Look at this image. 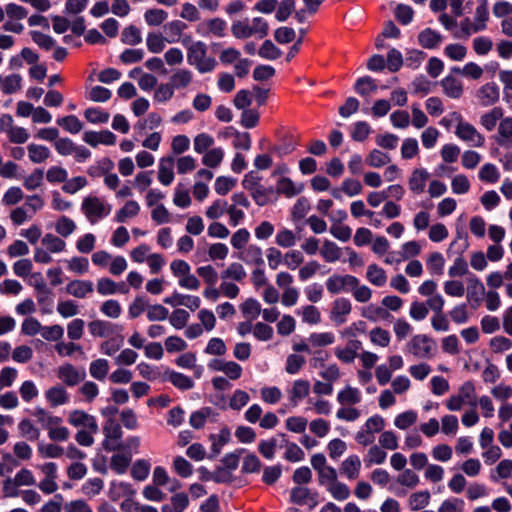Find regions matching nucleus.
I'll return each mask as SVG.
<instances>
[{
    "mask_svg": "<svg viewBox=\"0 0 512 512\" xmlns=\"http://www.w3.org/2000/svg\"><path fill=\"white\" fill-rule=\"evenodd\" d=\"M376 81L370 76L359 78L354 86L355 91L361 96H367L377 90Z\"/></svg>",
    "mask_w": 512,
    "mask_h": 512,
    "instance_id": "43",
    "label": "nucleus"
},
{
    "mask_svg": "<svg viewBox=\"0 0 512 512\" xmlns=\"http://www.w3.org/2000/svg\"><path fill=\"white\" fill-rule=\"evenodd\" d=\"M250 401L249 394L241 389H236L229 399V407L232 410L240 411Z\"/></svg>",
    "mask_w": 512,
    "mask_h": 512,
    "instance_id": "55",
    "label": "nucleus"
},
{
    "mask_svg": "<svg viewBox=\"0 0 512 512\" xmlns=\"http://www.w3.org/2000/svg\"><path fill=\"white\" fill-rule=\"evenodd\" d=\"M56 375L66 386L74 387L83 382L86 378V372L83 368H77L71 363H64L59 366Z\"/></svg>",
    "mask_w": 512,
    "mask_h": 512,
    "instance_id": "4",
    "label": "nucleus"
},
{
    "mask_svg": "<svg viewBox=\"0 0 512 512\" xmlns=\"http://www.w3.org/2000/svg\"><path fill=\"white\" fill-rule=\"evenodd\" d=\"M103 448L106 451H115L121 448L122 429L120 424L114 419L109 418L103 426Z\"/></svg>",
    "mask_w": 512,
    "mask_h": 512,
    "instance_id": "3",
    "label": "nucleus"
},
{
    "mask_svg": "<svg viewBox=\"0 0 512 512\" xmlns=\"http://www.w3.org/2000/svg\"><path fill=\"white\" fill-rule=\"evenodd\" d=\"M361 460L357 455H350L340 466V472L349 480H355L360 475Z\"/></svg>",
    "mask_w": 512,
    "mask_h": 512,
    "instance_id": "19",
    "label": "nucleus"
},
{
    "mask_svg": "<svg viewBox=\"0 0 512 512\" xmlns=\"http://www.w3.org/2000/svg\"><path fill=\"white\" fill-rule=\"evenodd\" d=\"M359 280L352 275H332L326 281V288L331 294H338L356 288Z\"/></svg>",
    "mask_w": 512,
    "mask_h": 512,
    "instance_id": "6",
    "label": "nucleus"
},
{
    "mask_svg": "<svg viewBox=\"0 0 512 512\" xmlns=\"http://www.w3.org/2000/svg\"><path fill=\"white\" fill-rule=\"evenodd\" d=\"M297 238L295 233L289 229H282L278 231L275 237V242L278 246L283 248H290L296 244Z\"/></svg>",
    "mask_w": 512,
    "mask_h": 512,
    "instance_id": "63",
    "label": "nucleus"
},
{
    "mask_svg": "<svg viewBox=\"0 0 512 512\" xmlns=\"http://www.w3.org/2000/svg\"><path fill=\"white\" fill-rule=\"evenodd\" d=\"M239 258L247 264L262 265L264 263L262 250L256 245H249L243 249Z\"/></svg>",
    "mask_w": 512,
    "mask_h": 512,
    "instance_id": "33",
    "label": "nucleus"
},
{
    "mask_svg": "<svg viewBox=\"0 0 512 512\" xmlns=\"http://www.w3.org/2000/svg\"><path fill=\"white\" fill-rule=\"evenodd\" d=\"M168 18V13L163 9L151 8L144 13V19L149 26H159Z\"/></svg>",
    "mask_w": 512,
    "mask_h": 512,
    "instance_id": "47",
    "label": "nucleus"
},
{
    "mask_svg": "<svg viewBox=\"0 0 512 512\" xmlns=\"http://www.w3.org/2000/svg\"><path fill=\"white\" fill-rule=\"evenodd\" d=\"M500 97L499 87L495 83H486L476 93L479 104L488 107L494 105Z\"/></svg>",
    "mask_w": 512,
    "mask_h": 512,
    "instance_id": "11",
    "label": "nucleus"
},
{
    "mask_svg": "<svg viewBox=\"0 0 512 512\" xmlns=\"http://www.w3.org/2000/svg\"><path fill=\"white\" fill-rule=\"evenodd\" d=\"M42 244L46 247V249L49 252L52 253L62 252L65 250L66 247L65 241L52 233H47L42 238Z\"/></svg>",
    "mask_w": 512,
    "mask_h": 512,
    "instance_id": "45",
    "label": "nucleus"
},
{
    "mask_svg": "<svg viewBox=\"0 0 512 512\" xmlns=\"http://www.w3.org/2000/svg\"><path fill=\"white\" fill-rule=\"evenodd\" d=\"M212 414V409L210 407H203L198 411H195L191 414L189 423L195 429H200L204 427L206 423V419L210 417Z\"/></svg>",
    "mask_w": 512,
    "mask_h": 512,
    "instance_id": "62",
    "label": "nucleus"
},
{
    "mask_svg": "<svg viewBox=\"0 0 512 512\" xmlns=\"http://www.w3.org/2000/svg\"><path fill=\"white\" fill-rule=\"evenodd\" d=\"M304 189V184H295L290 178L282 177L277 181L276 192L287 198H292L300 194Z\"/></svg>",
    "mask_w": 512,
    "mask_h": 512,
    "instance_id": "21",
    "label": "nucleus"
},
{
    "mask_svg": "<svg viewBox=\"0 0 512 512\" xmlns=\"http://www.w3.org/2000/svg\"><path fill=\"white\" fill-rule=\"evenodd\" d=\"M503 117V110L500 107H494L489 112L483 114L480 118L481 125L487 130L492 131L497 122Z\"/></svg>",
    "mask_w": 512,
    "mask_h": 512,
    "instance_id": "36",
    "label": "nucleus"
},
{
    "mask_svg": "<svg viewBox=\"0 0 512 512\" xmlns=\"http://www.w3.org/2000/svg\"><path fill=\"white\" fill-rule=\"evenodd\" d=\"M489 19V12L487 8V1L482 0V3L476 8L475 22L472 26L473 32H479L486 28V22Z\"/></svg>",
    "mask_w": 512,
    "mask_h": 512,
    "instance_id": "35",
    "label": "nucleus"
},
{
    "mask_svg": "<svg viewBox=\"0 0 512 512\" xmlns=\"http://www.w3.org/2000/svg\"><path fill=\"white\" fill-rule=\"evenodd\" d=\"M84 117L93 124L107 123L110 114L99 107H91L84 111Z\"/></svg>",
    "mask_w": 512,
    "mask_h": 512,
    "instance_id": "51",
    "label": "nucleus"
},
{
    "mask_svg": "<svg viewBox=\"0 0 512 512\" xmlns=\"http://www.w3.org/2000/svg\"><path fill=\"white\" fill-rule=\"evenodd\" d=\"M455 134L458 138L470 143L474 147H481L485 143V137L468 122L459 121L456 126Z\"/></svg>",
    "mask_w": 512,
    "mask_h": 512,
    "instance_id": "5",
    "label": "nucleus"
},
{
    "mask_svg": "<svg viewBox=\"0 0 512 512\" xmlns=\"http://www.w3.org/2000/svg\"><path fill=\"white\" fill-rule=\"evenodd\" d=\"M187 61L195 66L199 73L212 72L217 65L216 60L207 55V46L202 41L194 42L188 47Z\"/></svg>",
    "mask_w": 512,
    "mask_h": 512,
    "instance_id": "1",
    "label": "nucleus"
},
{
    "mask_svg": "<svg viewBox=\"0 0 512 512\" xmlns=\"http://www.w3.org/2000/svg\"><path fill=\"white\" fill-rule=\"evenodd\" d=\"M362 394L358 388L350 385L345 386L337 394V402L341 406H354L361 402Z\"/></svg>",
    "mask_w": 512,
    "mask_h": 512,
    "instance_id": "18",
    "label": "nucleus"
},
{
    "mask_svg": "<svg viewBox=\"0 0 512 512\" xmlns=\"http://www.w3.org/2000/svg\"><path fill=\"white\" fill-rule=\"evenodd\" d=\"M367 280L374 286L382 287L387 282V274L385 270L377 264H370L366 271Z\"/></svg>",
    "mask_w": 512,
    "mask_h": 512,
    "instance_id": "29",
    "label": "nucleus"
},
{
    "mask_svg": "<svg viewBox=\"0 0 512 512\" xmlns=\"http://www.w3.org/2000/svg\"><path fill=\"white\" fill-rule=\"evenodd\" d=\"M81 210L89 222L94 224L99 219L107 216L111 211V207L109 205H105L97 196H88L83 199Z\"/></svg>",
    "mask_w": 512,
    "mask_h": 512,
    "instance_id": "2",
    "label": "nucleus"
},
{
    "mask_svg": "<svg viewBox=\"0 0 512 512\" xmlns=\"http://www.w3.org/2000/svg\"><path fill=\"white\" fill-rule=\"evenodd\" d=\"M307 340L314 348L325 347L332 345L335 342V336L332 332H315L310 334Z\"/></svg>",
    "mask_w": 512,
    "mask_h": 512,
    "instance_id": "40",
    "label": "nucleus"
},
{
    "mask_svg": "<svg viewBox=\"0 0 512 512\" xmlns=\"http://www.w3.org/2000/svg\"><path fill=\"white\" fill-rule=\"evenodd\" d=\"M486 291L483 283L474 275L468 278L467 299L478 307L485 296Z\"/></svg>",
    "mask_w": 512,
    "mask_h": 512,
    "instance_id": "13",
    "label": "nucleus"
},
{
    "mask_svg": "<svg viewBox=\"0 0 512 512\" xmlns=\"http://www.w3.org/2000/svg\"><path fill=\"white\" fill-rule=\"evenodd\" d=\"M109 372V362L104 358L93 360L89 365L90 375L98 380L104 381Z\"/></svg>",
    "mask_w": 512,
    "mask_h": 512,
    "instance_id": "32",
    "label": "nucleus"
},
{
    "mask_svg": "<svg viewBox=\"0 0 512 512\" xmlns=\"http://www.w3.org/2000/svg\"><path fill=\"white\" fill-rule=\"evenodd\" d=\"M431 499L430 492L419 491L410 495L408 503L412 511H418L429 505Z\"/></svg>",
    "mask_w": 512,
    "mask_h": 512,
    "instance_id": "37",
    "label": "nucleus"
},
{
    "mask_svg": "<svg viewBox=\"0 0 512 512\" xmlns=\"http://www.w3.org/2000/svg\"><path fill=\"white\" fill-rule=\"evenodd\" d=\"M45 398L51 407H58L68 402L69 395L63 386L57 384L46 390Z\"/></svg>",
    "mask_w": 512,
    "mask_h": 512,
    "instance_id": "20",
    "label": "nucleus"
},
{
    "mask_svg": "<svg viewBox=\"0 0 512 512\" xmlns=\"http://www.w3.org/2000/svg\"><path fill=\"white\" fill-rule=\"evenodd\" d=\"M418 41L423 48L434 49L442 42V36L440 33L426 28L419 33Z\"/></svg>",
    "mask_w": 512,
    "mask_h": 512,
    "instance_id": "27",
    "label": "nucleus"
},
{
    "mask_svg": "<svg viewBox=\"0 0 512 512\" xmlns=\"http://www.w3.org/2000/svg\"><path fill=\"white\" fill-rule=\"evenodd\" d=\"M94 291L90 280H72L66 285V292L76 298H85Z\"/></svg>",
    "mask_w": 512,
    "mask_h": 512,
    "instance_id": "16",
    "label": "nucleus"
},
{
    "mask_svg": "<svg viewBox=\"0 0 512 512\" xmlns=\"http://www.w3.org/2000/svg\"><path fill=\"white\" fill-rule=\"evenodd\" d=\"M193 80V73L185 68H179L173 71L169 78V83L175 90L187 88Z\"/></svg>",
    "mask_w": 512,
    "mask_h": 512,
    "instance_id": "22",
    "label": "nucleus"
},
{
    "mask_svg": "<svg viewBox=\"0 0 512 512\" xmlns=\"http://www.w3.org/2000/svg\"><path fill=\"white\" fill-rule=\"evenodd\" d=\"M241 311L243 316L251 321L260 315L261 305L257 300L249 298L241 305Z\"/></svg>",
    "mask_w": 512,
    "mask_h": 512,
    "instance_id": "58",
    "label": "nucleus"
},
{
    "mask_svg": "<svg viewBox=\"0 0 512 512\" xmlns=\"http://www.w3.org/2000/svg\"><path fill=\"white\" fill-rule=\"evenodd\" d=\"M352 305L346 298H337L334 300L330 312V319L336 325H342L347 321V316L351 313Z\"/></svg>",
    "mask_w": 512,
    "mask_h": 512,
    "instance_id": "10",
    "label": "nucleus"
},
{
    "mask_svg": "<svg viewBox=\"0 0 512 512\" xmlns=\"http://www.w3.org/2000/svg\"><path fill=\"white\" fill-rule=\"evenodd\" d=\"M369 338H370V341L376 345V346H380V347H387L389 346L390 344V341H391V336H390V333L381 328V327H375L373 328L370 332H369Z\"/></svg>",
    "mask_w": 512,
    "mask_h": 512,
    "instance_id": "44",
    "label": "nucleus"
},
{
    "mask_svg": "<svg viewBox=\"0 0 512 512\" xmlns=\"http://www.w3.org/2000/svg\"><path fill=\"white\" fill-rule=\"evenodd\" d=\"M227 23L221 18H212L200 23L197 27V32L201 35L207 36L212 34L216 37H223Z\"/></svg>",
    "mask_w": 512,
    "mask_h": 512,
    "instance_id": "12",
    "label": "nucleus"
},
{
    "mask_svg": "<svg viewBox=\"0 0 512 512\" xmlns=\"http://www.w3.org/2000/svg\"><path fill=\"white\" fill-rule=\"evenodd\" d=\"M464 501L460 498L444 500L438 508V512H463Z\"/></svg>",
    "mask_w": 512,
    "mask_h": 512,
    "instance_id": "64",
    "label": "nucleus"
},
{
    "mask_svg": "<svg viewBox=\"0 0 512 512\" xmlns=\"http://www.w3.org/2000/svg\"><path fill=\"white\" fill-rule=\"evenodd\" d=\"M136 491L133 489L132 485L126 482H113L110 487V498L113 501H117L120 498H127L130 500Z\"/></svg>",
    "mask_w": 512,
    "mask_h": 512,
    "instance_id": "25",
    "label": "nucleus"
},
{
    "mask_svg": "<svg viewBox=\"0 0 512 512\" xmlns=\"http://www.w3.org/2000/svg\"><path fill=\"white\" fill-rule=\"evenodd\" d=\"M310 392V382L304 379L294 381L292 388L288 391L289 401L293 407H296L302 399L306 398Z\"/></svg>",
    "mask_w": 512,
    "mask_h": 512,
    "instance_id": "17",
    "label": "nucleus"
},
{
    "mask_svg": "<svg viewBox=\"0 0 512 512\" xmlns=\"http://www.w3.org/2000/svg\"><path fill=\"white\" fill-rule=\"evenodd\" d=\"M57 124L69 133L77 134L82 128L83 124L75 115H69L57 119Z\"/></svg>",
    "mask_w": 512,
    "mask_h": 512,
    "instance_id": "48",
    "label": "nucleus"
},
{
    "mask_svg": "<svg viewBox=\"0 0 512 512\" xmlns=\"http://www.w3.org/2000/svg\"><path fill=\"white\" fill-rule=\"evenodd\" d=\"M29 160L34 164L45 162L51 155L48 147L31 143L27 146Z\"/></svg>",
    "mask_w": 512,
    "mask_h": 512,
    "instance_id": "28",
    "label": "nucleus"
},
{
    "mask_svg": "<svg viewBox=\"0 0 512 512\" xmlns=\"http://www.w3.org/2000/svg\"><path fill=\"white\" fill-rule=\"evenodd\" d=\"M396 482L409 489H413L419 484L420 478L412 469H404L397 476Z\"/></svg>",
    "mask_w": 512,
    "mask_h": 512,
    "instance_id": "57",
    "label": "nucleus"
},
{
    "mask_svg": "<svg viewBox=\"0 0 512 512\" xmlns=\"http://www.w3.org/2000/svg\"><path fill=\"white\" fill-rule=\"evenodd\" d=\"M500 178V173L494 164L486 163L479 171V179L487 183H496Z\"/></svg>",
    "mask_w": 512,
    "mask_h": 512,
    "instance_id": "60",
    "label": "nucleus"
},
{
    "mask_svg": "<svg viewBox=\"0 0 512 512\" xmlns=\"http://www.w3.org/2000/svg\"><path fill=\"white\" fill-rule=\"evenodd\" d=\"M408 351L418 358H429L432 351V343L426 335H415L407 344Z\"/></svg>",
    "mask_w": 512,
    "mask_h": 512,
    "instance_id": "8",
    "label": "nucleus"
},
{
    "mask_svg": "<svg viewBox=\"0 0 512 512\" xmlns=\"http://www.w3.org/2000/svg\"><path fill=\"white\" fill-rule=\"evenodd\" d=\"M430 174L425 168H416L408 179L409 190L415 194L424 192Z\"/></svg>",
    "mask_w": 512,
    "mask_h": 512,
    "instance_id": "15",
    "label": "nucleus"
},
{
    "mask_svg": "<svg viewBox=\"0 0 512 512\" xmlns=\"http://www.w3.org/2000/svg\"><path fill=\"white\" fill-rule=\"evenodd\" d=\"M327 491L332 495V497L338 501H344L350 496L349 487L342 482L336 481L331 485H327Z\"/></svg>",
    "mask_w": 512,
    "mask_h": 512,
    "instance_id": "59",
    "label": "nucleus"
},
{
    "mask_svg": "<svg viewBox=\"0 0 512 512\" xmlns=\"http://www.w3.org/2000/svg\"><path fill=\"white\" fill-rule=\"evenodd\" d=\"M320 254L326 262L333 263L340 259L341 249L334 242L325 240Z\"/></svg>",
    "mask_w": 512,
    "mask_h": 512,
    "instance_id": "39",
    "label": "nucleus"
},
{
    "mask_svg": "<svg viewBox=\"0 0 512 512\" xmlns=\"http://www.w3.org/2000/svg\"><path fill=\"white\" fill-rule=\"evenodd\" d=\"M150 468L151 465L147 460H137L131 468V476L137 481H144L149 475Z\"/></svg>",
    "mask_w": 512,
    "mask_h": 512,
    "instance_id": "56",
    "label": "nucleus"
},
{
    "mask_svg": "<svg viewBox=\"0 0 512 512\" xmlns=\"http://www.w3.org/2000/svg\"><path fill=\"white\" fill-rule=\"evenodd\" d=\"M175 158L173 156L162 157L158 166V180L161 184L169 186L174 180Z\"/></svg>",
    "mask_w": 512,
    "mask_h": 512,
    "instance_id": "14",
    "label": "nucleus"
},
{
    "mask_svg": "<svg viewBox=\"0 0 512 512\" xmlns=\"http://www.w3.org/2000/svg\"><path fill=\"white\" fill-rule=\"evenodd\" d=\"M67 421L75 428H91L93 431H99L96 418L83 410L75 409L70 411L67 416Z\"/></svg>",
    "mask_w": 512,
    "mask_h": 512,
    "instance_id": "7",
    "label": "nucleus"
},
{
    "mask_svg": "<svg viewBox=\"0 0 512 512\" xmlns=\"http://www.w3.org/2000/svg\"><path fill=\"white\" fill-rule=\"evenodd\" d=\"M113 168V161L108 157H104L90 165L87 169V174L92 178H99L105 176L108 172L112 171Z\"/></svg>",
    "mask_w": 512,
    "mask_h": 512,
    "instance_id": "26",
    "label": "nucleus"
},
{
    "mask_svg": "<svg viewBox=\"0 0 512 512\" xmlns=\"http://www.w3.org/2000/svg\"><path fill=\"white\" fill-rule=\"evenodd\" d=\"M32 415L35 417L37 423L47 431H49L56 424H62L61 417L54 416L40 407L35 408Z\"/></svg>",
    "mask_w": 512,
    "mask_h": 512,
    "instance_id": "23",
    "label": "nucleus"
},
{
    "mask_svg": "<svg viewBox=\"0 0 512 512\" xmlns=\"http://www.w3.org/2000/svg\"><path fill=\"white\" fill-rule=\"evenodd\" d=\"M139 211H140V206L136 201H134V200L127 201L125 203V205L116 212L115 221L118 223H123L128 218H133V217L137 216Z\"/></svg>",
    "mask_w": 512,
    "mask_h": 512,
    "instance_id": "34",
    "label": "nucleus"
},
{
    "mask_svg": "<svg viewBox=\"0 0 512 512\" xmlns=\"http://www.w3.org/2000/svg\"><path fill=\"white\" fill-rule=\"evenodd\" d=\"M445 259L440 252H432L427 259V268L431 274L442 275Z\"/></svg>",
    "mask_w": 512,
    "mask_h": 512,
    "instance_id": "46",
    "label": "nucleus"
},
{
    "mask_svg": "<svg viewBox=\"0 0 512 512\" xmlns=\"http://www.w3.org/2000/svg\"><path fill=\"white\" fill-rule=\"evenodd\" d=\"M246 277V271L242 264L234 262L231 263L226 270L222 271V279H232L235 281H242Z\"/></svg>",
    "mask_w": 512,
    "mask_h": 512,
    "instance_id": "54",
    "label": "nucleus"
},
{
    "mask_svg": "<svg viewBox=\"0 0 512 512\" xmlns=\"http://www.w3.org/2000/svg\"><path fill=\"white\" fill-rule=\"evenodd\" d=\"M390 162H391L390 155L381 150H378V149L371 150L370 153L366 157V163L370 167H374V168L383 167Z\"/></svg>",
    "mask_w": 512,
    "mask_h": 512,
    "instance_id": "38",
    "label": "nucleus"
},
{
    "mask_svg": "<svg viewBox=\"0 0 512 512\" xmlns=\"http://www.w3.org/2000/svg\"><path fill=\"white\" fill-rule=\"evenodd\" d=\"M163 29L166 35L169 36V38H167V42L174 43L179 39L182 31L186 29V24L182 21L175 20L165 24Z\"/></svg>",
    "mask_w": 512,
    "mask_h": 512,
    "instance_id": "49",
    "label": "nucleus"
},
{
    "mask_svg": "<svg viewBox=\"0 0 512 512\" xmlns=\"http://www.w3.org/2000/svg\"><path fill=\"white\" fill-rule=\"evenodd\" d=\"M165 375L172 385L180 390H190L194 387V381L182 373L168 370Z\"/></svg>",
    "mask_w": 512,
    "mask_h": 512,
    "instance_id": "30",
    "label": "nucleus"
},
{
    "mask_svg": "<svg viewBox=\"0 0 512 512\" xmlns=\"http://www.w3.org/2000/svg\"><path fill=\"white\" fill-rule=\"evenodd\" d=\"M441 86L446 96L458 99L463 94V86L460 80L452 75H448L441 80Z\"/></svg>",
    "mask_w": 512,
    "mask_h": 512,
    "instance_id": "24",
    "label": "nucleus"
},
{
    "mask_svg": "<svg viewBox=\"0 0 512 512\" xmlns=\"http://www.w3.org/2000/svg\"><path fill=\"white\" fill-rule=\"evenodd\" d=\"M361 315L372 322L387 320L391 317V314L384 307H380L375 304H370L364 307Z\"/></svg>",
    "mask_w": 512,
    "mask_h": 512,
    "instance_id": "31",
    "label": "nucleus"
},
{
    "mask_svg": "<svg viewBox=\"0 0 512 512\" xmlns=\"http://www.w3.org/2000/svg\"><path fill=\"white\" fill-rule=\"evenodd\" d=\"M458 395L462 398L465 404L476 408L477 397L475 394V387L471 381L465 382L459 389Z\"/></svg>",
    "mask_w": 512,
    "mask_h": 512,
    "instance_id": "50",
    "label": "nucleus"
},
{
    "mask_svg": "<svg viewBox=\"0 0 512 512\" xmlns=\"http://www.w3.org/2000/svg\"><path fill=\"white\" fill-rule=\"evenodd\" d=\"M227 209V201L223 199H217L206 209L205 215L211 220H216L227 213Z\"/></svg>",
    "mask_w": 512,
    "mask_h": 512,
    "instance_id": "53",
    "label": "nucleus"
},
{
    "mask_svg": "<svg viewBox=\"0 0 512 512\" xmlns=\"http://www.w3.org/2000/svg\"><path fill=\"white\" fill-rule=\"evenodd\" d=\"M43 180L44 171L40 168H36L23 179V186L28 191H34L42 186Z\"/></svg>",
    "mask_w": 512,
    "mask_h": 512,
    "instance_id": "41",
    "label": "nucleus"
},
{
    "mask_svg": "<svg viewBox=\"0 0 512 512\" xmlns=\"http://www.w3.org/2000/svg\"><path fill=\"white\" fill-rule=\"evenodd\" d=\"M22 77L19 74H12L2 77V92L6 95L13 94L21 89Z\"/></svg>",
    "mask_w": 512,
    "mask_h": 512,
    "instance_id": "52",
    "label": "nucleus"
},
{
    "mask_svg": "<svg viewBox=\"0 0 512 512\" xmlns=\"http://www.w3.org/2000/svg\"><path fill=\"white\" fill-rule=\"evenodd\" d=\"M387 457V453L384 451V449L381 446L373 445L369 448L366 456H365V463L369 467L373 464H382L385 462Z\"/></svg>",
    "mask_w": 512,
    "mask_h": 512,
    "instance_id": "42",
    "label": "nucleus"
},
{
    "mask_svg": "<svg viewBox=\"0 0 512 512\" xmlns=\"http://www.w3.org/2000/svg\"><path fill=\"white\" fill-rule=\"evenodd\" d=\"M290 501L297 505H309L311 509L318 504V493L307 487L297 486L291 490Z\"/></svg>",
    "mask_w": 512,
    "mask_h": 512,
    "instance_id": "9",
    "label": "nucleus"
},
{
    "mask_svg": "<svg viewBox=\"0 0 512 512\" xmlns=\"http://www.w3.org/2000/svg\"><path fill=\"white\" fill-rule=\"evenodd\" d=\"M223 157L224 152L221 148H213L204 154L202 163L207 167L216 168L222 162Z\"/></svg>",
    "mask_w": 512,
    "mask_h": 512,
    "instance_id": "61",
    "label": "nucleus"
}]
</instances>
